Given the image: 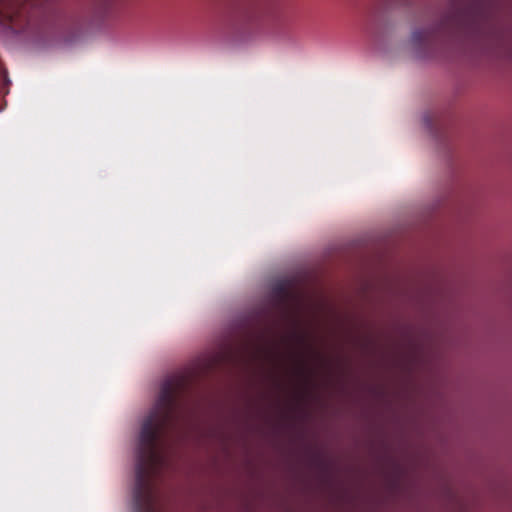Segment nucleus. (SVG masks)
Returning <instances> with one entry per match:
<instances>
[{"label": "nucleus", "instance_id": "1", "mask_svg": "<svg viewBox=\"0 0 512 512\" xmlns=\"http://www.w3.org/2000/svg\"><path fill=\"white\" fill-rule=\"evenodd\" d=\"M420 39L419 33H414L411 38L409 39V45L414 46Z\"/></svg>", "mask_w": 512, "mask_h": 512}]
</instances>
